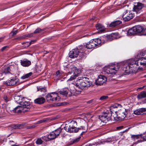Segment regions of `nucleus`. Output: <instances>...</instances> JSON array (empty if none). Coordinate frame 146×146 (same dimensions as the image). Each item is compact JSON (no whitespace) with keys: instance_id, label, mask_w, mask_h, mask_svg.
<instances>
[{"instance_id":"obj_30","label":"nucleus","mask_w":146,"mask_h":146,"mask_svg":"<svg viewBox=\"0 0 146 146\" xmlns=\"http://www.w3.org/2000/svg\"><path fill=\"white\" fill-rule=\"evenodd\" d=\"M25 123H22L21 124H17L13 125V127L14 129H21L23 128L25 126Z\"/></svg>"},{"instance_id":"obj_42","label":"nucleus","mask_w":146,"mask_h":146,"mask_svg":"<svg viewBox=\"0 0 146 146\" xmlns=\"http://www.w3.org/2000/svg\"><path fill=\"white\" fill-rule=\"evenodd\" d=\"M36 143L37 145H40L42 143L43 141L40 138H38L36 141Z\"/></svg>"},{"instance_id":"obj_1","label":"nucleus","mask_w":146,"mask_h":146,"mask_svg":"<svg viewBox=\"0 0 146 146\" xmlns=\"http://www.w3.org/2000/svg\"><path fill=\"white\" fill-rule=\"evenodd\" d=\"M76 85L79 88L83 90L85 87H90L92 83L87 78L79 77L76 81Z\"/></svg>"},{"instance_id":"obj_27","label":"nucleus","mask_w":146,"mask_h":146,"mask_svg":"<svg viewBox=\"0 0 146 146\" xmlns=\"http://www.w3.org/2000/svg\"><path fill=\"white\" fill-rule=\"evenodd\" d=\"M70 89L69 92L71 94V96L72 95V94L75 95L77 94L76 90L75 89L74 86L73 85L70 86Z\"/></svg>"},{"instance_id":"obj_26","label":"nucleus","mask_w":146,"mask_h":146,"mask_svg":"<svg viewBox=\"0 0 146 146\" xmlns=\"http://www.w3.org/2000/svg\"><path fill=\"white\" fill-rule=\"evenodd\" d=\"M117 34L116 33H113L108 36L107 38L108 40L111 41L113 40L116 39L117 38V37L116 36Z\"/></svg>"},{"instance_id":"obj_51","label":"nucleus","mask_w":146,"mask_h":146,"mask_svg":"<svg viewBox=\"0 0 146 146\" xmlns=\"http://www.w3.org/2000/svg\"><path fill=\"white\" fill-rule=\"evenodd\" d=\"M141 35H146V28L144 29H143V31H142Z\"/></svg>"},{"instance_id":"obj_44","label":"nucleus","mask_w":146,"mask_h":146,"mask_svg":"<svg viewBox=\"0 0 146 146\" xmlns=\"http://www.w3.org/2000/svg\"><path fill=\"white\" fill-rule=\"evenodd\" d=\"M42 138L45 141H48L49 139L48 138V136H42Z\"/></svg>"},{"instance_id":"obj_41","label":"nucleus","mask_w":146,"mask_h":146,"mask_svg":"<svg viewBox=\"0 0 146 146\" xmlns=\"http://www.w3.org/2000/svg\"><path fill=\"white\" fill-rule=\"evenodd\" d=\"M31 44V42H23L22 43V44L24 45L23 47L25 48H26L29 46Z\"/></svg>"},{"instance_id":"obj_21","label":"nucleus","mask_w":146,"mask_h":146,"mask_svg":"<svg viewBox=\"0 0 146 146\" xmlns=\"http://www.w3.org/2000/svg\"><path fill=\"white\" fill-rule=\"evenodd\" d=\"M136 34L141 33H142L143 31V28L141 26L138 25L134 27Z\"/></svg>"},{"instance_id":"obj_64","label":"nucleus","mask_w":146,"mask_h":146,"mask_svg":"<svg viewBox=\"0 0 146 146\" xmlns=\"http://www.w3.org/2000/svg\"><path fill=\"white\" fill-rule=\"evenodd\" d=\"M143 102L144 103H146V99L144 100Z\"/></svg>"},{"instance_id":"obj_43","label":"nucleus","mask_w":146,"mask_h":146,"mask_svg":"<svg viewBox=\"0 0 146 146\" xmlns=\"http://www.w3.org/2000/svg\"><path fill=\"white\" fill-rule=\"evenodd\" d=\"M108 98V96H101L100 98V100L102 101H105Z\"/></svg>"},{"instance_id":"obj_25","label":"nucleus","mask_w":146,"mask_h":146,"mask_svg":"<svg viewBox=\"0 0 146 146\" xmlns=\"http://www.w3.org/2000/svg\"><path fill=\"white\" fill-rule=\"evenodd\" d=\"M122 23V22L119 20H116L110 23L109 25V27H114Z\"/></svg>"},{"instance_id":"obj_46","label":"nucleus","mask_w":146,"mask_h":146,"mask_svg":"<svg viewBox=\"0 0 146 146\" xmlns=\"http://www.w3.org/2000/svg\"><path fill=\"white\" fill-rule=\"evenodd\" d=\"M140 109L142 115L146 113V108H142Z\"/></svg>"},{"instance_id":"obj_61","label":"nucleus","mask_w":146,"mask_h":146,"mask_svg":"<svg viewBox=\"0 0 146 146\" xmlns=\"http://www.w3.org/2000/svg\"><path fill=\"white\" fill-rule=\"evenodd\" d=\"M86 130H85V131H83L81 133V134H80V135H82L84 134V133H85V132H86Z\"/></svg>"},{"instance_id":"obj_11","label":"nucleus","mask_w":146,"mask_h":146,"mask_svg":"<svg viewBox=\"0 0 146 146\" xmlns=\"http://www.w3.org/2000/svg\"><path fill=\"white\" fill-rule=\"evenodd\" d=\"M69 56L71 58H76L78 55L80 56L79 51L78 48H75L70 51L69 53Z\"/></svg>"},{"instance_id":"obj_52","label":"nucleus","mask_w":146,"mask_h":146,"mask_svg":"<svg viewBox=\"0 0 146 146\" xmlns=\"http://www.w3.org/2000/svg\"><path fill=\"white\" fill-rule=\"evenodd\" d=\"M35 127V126L34 125H30L27 127V129H29L31 128H34Z\"/></svg>"},{"instance_id":"obj_3","label":"nucleus","mask_w":146,"mask_h":146,"mask_svg":"<svg viewBox=\"0 0 146 146\" xmlns=\"http://www.w3.org/2000/svg\"><path fill=\"white\" fill-rule=\"evenodd\" d=\"M119 68V67L116 65L109 66L104 67V72L108 74V76H112L118 70Z\"/></svg>"},{"instance_id":"obj_53","label":"nucleus","mask_w":146,"mask_h":146,"mask_svg":"<svg viewBox=\"0 0 146 146\" xmlns=\"http://www.w3.org/2000/svg\"><path fill=\"white\" fill-rule=\"evenodd\" d=\"M123 126H121L117 127V129L118 130H120V129H123Z\"/></svg>"},{"instance_id":"obj_38","label":"nucleus","mask_w":146,"mask_h":146,"mask_svg":"<svg viewBox=\"0 0 146 146\" xmlns=\"http://www.w3.org/2000/svg\"><path fill=\"white\" fill-rule=\"evenodd\" d=\"M146 54V51L145 50L143 51H142L139 52L138 53L137 55V57L138 58H140L141 56H144Z\"/></svg>"},{"instance_id":"obj_14","label":"nucleus","mask_w":146,"mask_h":146,"mask_svg":"<svg viewBox=\"0 0 146 146\" xmlns=\"http://www.w3.org/2000/svg\"><path fill=\"white\" fill-rule=\"evenodd\" d=\"M139 58L134 63L135 65L137 66H139L138 64V62H139V64L140 65L144 66L146 65V58L143 57Z\"/></svg>"},{"instance_id":"obj_16","label":"nucleus","mask_w":146,"mask_h":146,"mask_svg":"<svg viewBox=\"0 0 146 146\" xmlns=\"http://www.w3.org/2000/svg\"><path fill=\"white\" fill-rule=\"evenodd\" d=\"M79 48L78 49L79 51V53L80 55L81 59H83L85 57V55H84V53L86 50V46L82 45L79 47Z\"/></svg>"},{"instance_id":"obj_23","label":"nucleus","mask_w":146,"mask_h":146,"mask_svg":"<svg viewBox=\"0 0 146 146\" xmlns=\"http://www.w3.org/2000/svg\"><path fill=\"white\" fill-rule=\"evenodd\" d=\"M24 108L22 106H18L15 107L13 110V111L14 113H21L22 112H23L24 111Z\"/></svg>"},{"instance_id":"obj_32","label":"nucleus","mask_w":146,"mask_h":146,"mask_svg":"<svg viewBox=\"0 0 146 146\" xmlns=\"http://www.w3.org/2000/svg\"><path fill=\"white\" fill-rule=\"evenodd\" d=\"M21 98H22L21 96H19L16 95L14 96V99L15 102L18 103L19 104H20L21 101Z\"/></svg>"},{"instance_id":"obj_47","label":"nucleus","mask_w":146,"mask_h":146,"mask_svg":"<svg viewBox=\"0 0 146 146\" xmlns=\"http://www.w3.org/2000/svg\"><path fill=\"white\" fill-rule=\"evenodd\" d=\"M141 134V138H142L144 140L146 141V132L143 134Z\"/></svg>"},{"instance_id":"obj_4","label":"nucleus","mask_w":146,"mask_h":146,"mask_svg":"<svg viewBox=\"0 0 146 146\" xmlns=\"http://www.w3.org/2000/svg\"><path fill=\"white\" fill-rule=\"evenodd\" d=\"M111 110L112 109H110V113L108 110L104 111L103 113L99 116V118L102 122L106 123L111 120V116L113 113Z\"/></svg>"},{"instance_id":"obj_54","label":"nucleus","mask_w":146,"mask_h":146,"mask_svg":"<svg viewBox=\"0 0 146 146\" xmlns=\"http://www.w3.org/2000/svg\"><path fill=\"white\" fill-rule=\"evenodd\" d=\"M25 38L27 37H31L32 36H33V34H30L26 35H25Z\"/></svg>"},{"instance_id":"obj_18","label":"nucleus","mask_w":146,"mask_h":146,"mask_svg":"<svg viewBox=\"0 0 146 146\" xmlns=\"http://www.w3.org/2000/svg\"><path fill=\"white\" fill-rule=\"evenodd\" d=\"M45 101V99L44 98L42 97L38 98L34 100V102L38 104H44Z\"/></svg>"},{"instance_id":"obj_39","label":"nucleus","mask_w":146,"mask_h":146,"mask_svg":"<svg viewBox=\"0 0 146 146\" xmlns=\"http://www.w3.org/2000/svg\"><path fill=\"white\" fill-rule=\"evenodd\" d=\"M18 30L12 31L9 34V35L10 37H12L13 36L16 35L18 33Z\"/></svg>"},{"instance_id":"obj_5","label":"nucleus","mask_w":146,"mask_h":146,"mask_svg":"<svg viewBox=\"0 0 146 146\" xmlns=\"http://www.w3.org/2000/svg\"><path fill=\"white\" fill-rule=\"evenodd\" d=\"M47 101H59L60 98L58 94L55 92H52L48 94L45 96Z\"/></svg>"},{"instance_id":"obj_57","label":"nucleus","mask_w":146,"mask_h":146,"mask_svg":"<svg viewBox=\"0 0 146 146\" xmlns=\"http://www.w3.org/2000/svg\"><path fill=\"white\" fill-rule=\"evenodd\" d=\"M6 101H7V96H4L3 98Z\"/></svg>"},{"instance_id":"obj_12","label":"nucleus","mask_w":146,"mask_h":146,"mask_svg":"<svg viewBox=\"0 0 146 146\" xmlns=\"http://www.w3.org/2000/svg\"><path fill=\"white\" fill-rule=\"evenodd\" d=\"M144 5L141 3H138L135 4L134 6L133 10L137 13H140L142 11V9Z\"/></svg>"},{"instance_id":"obj_62","label":"nucleus","mask_w":146,"mask_h":146,"mask_svg":"<svg viewBox=\"0 0 146 146\" xmlns=\"http://www.w3.org/2000/svg\"><path fill=\"white\" fill-rule=\"evenodd\" d=\"M116 106H115L116 107H117V106H118V107H121V105L119 104H116Z\"/></svg>"},{"instance_id":"obj_33","label":"nucleus","mask_w":146,"mask_h":146,"mask_svg":"<svg viewBox=\"0 0 146 146\" xmlns=\"http://www.w3.org/2000/svg\"><path fill=\"white\" fill-rule=\"evenodd\" d=\"M141 134L137 135H133L131 136V138L133 140L135 141L139 138H141Z\"/></svg>"},{"instance_id":"obj_36","label":"nucleus","mask_w":146,"mask_h":146,"mask_svg":"<svg viewBox=\"0 0 146 146\" xmlns=\"http://www.w3.org/2000/svg\"><path fill=\"white\" fill-rule=\"evenodd\" d=\"M78 74H76L75 73H74L73 75L71 76L70 78L67 81H72L75 79L76 77H78Z\"/></svg>"},{"instance_id":"obj_40","label":"nucleus","mask_w":146,"mask_h":146,"mask_svg":"<svg viewBox=\"0 0 146 146\" xmlns=\"http://www.w3.org/2000/svg\"><path fill=\"white\" fill-rule=\"evenodd\" d=\"M134 113L135 114L137 115H142L140 108L134 112Z\"/></svg>"},{"instance_id":"obj_19","label":"nucleus","mask_w":146,"mask_h":146,"mask_svg":"<svg viewBox=\"0 0 146 146\" xmlns=\"http://www.w3.org/2000/svg\"><path fill=\"white\" fill-rule=\"evenodd\" d=\"M20 62L21 65L24 67H27L31 64V62L27 59L21 60Z\"/></svg>"},{"instance_id":"obj_15","label":"nucleus","mask_w":146,"mask_h":146,"mask_svg":"<svg viewBox=\"0 0 146 146\" xmlns=\"http://www.w3.org/2000/svg\"><path fill=\"white\" fill-rule=\"evenodd\" d=\"M69 90L67 88H64L61 90L59 92V93L64 96L66 97L70 96L71 94H68Z\"/></svg>"},{"instance_id":"obj_2","label":"nucleus","mask_w":146,"mask_h":146,"mask_svg":"<svg viewBox=\"0 0 146 146\" xmlns=\"http://www.w3.org/2000/svg\"><path fill=\"white\" fill-rule=\"evenodd\" d=\"M77 125L76 121H72L68 124H65L64 128L67 132L70 133H76L78 132L79 128L75 127Z\"/></svg>"},{"instance_id":"obj_9","label":"nucleus","mask_w":146,"mask_h":146,"mask_svg":"<svg viewBox=\"0 0 146 146\" xmlns=\"http://www.w3.org/2000/svg\"><path fill=\"white\" fill-rule=\"evenodd\" d=\"M133 65H134V62L129 60L124 64L123 70L125 73H128L130 72V69L133 67Z\"/></svg>"},{"instance_id":"obj_10","label":"nucleus","mask_w":146,"mask_h":146,"mask_svg":"<svg viewBox=\"0 0 146 146\" xmlns=\"http://www.w3.org/2000/svg\"><path fill=\"white\" fill-rule=\"evenodd\" d=\"M19 79L16 77L11 78L8 80L5 83L7 86H13L19 84Z\"/></svg>"},{"instance_id":"obj_45","label":"nucleus","mask_w":146,"mask_h":146,"mask_svg":"<svg viewBox=\"0 0 146 146\" xmlns=\"http://www.w3.org/2000/svg\"><path fill=\"white\" fill-rule=\"evenodd\" d=\"M25 39V35L20 36L15 38V40H21L22 39Z\"/></svg>"},{"instance_id":"obj_20","label":"nucleus","mask_w":146,"mask_h":146,"mask_svg":"<svg viewBox=\"0 0 146 146\" xmlns=\"http://www.w3.org/2000/svg\"><path fill=\"white\" fill-rule=\"evenodd\" d=\"M95 44L93 41L91 40L86 44V48L90 49L94 48L96 47Z\"/></svg>"},{"instance_id":"obj_13","label":"nucleus","mask_w":146,"mask_h":146,"mask_svg":"<svg viewBox=\"0 0 146 146\" xmlns=\"http://www.w3.org/2000/svg\"><path fill=\"white\" fill-rule=\"evenodd\" d=\"M107 79L106 77L104 76H99L98 79L96 80V85H101L106 81Z\"/></svg>"},{"instance_id":"obj_31","label":"nucleus","mask_w":146,"mask_h":146,"mask_svg":"<svg viewBox=\"0 0 146 146\" xmlns=\"http://www.w3.org/2000/svg\"><path fill=\"white\" fill-rule=\"evenodd\" d=\"M134 27L129 29L127 31V35H131L135 34Z\"/></svg>"},{"instance_id":"obj_58","label":"nucleus","mask_w":146,"mask_h":146,"mask_svg":"<svg viewBox=\"0 0 146 146\" xmlns=\"http://www.w3.org/2000/svg\"><path fill=\"white\" fill-rule=\"evenodd\" d=\"M145 87V86H143L142 87H140L138 88L137 90H142Z\"/></svg>"},{"instance_id":"obj_34","label":"nucleus","mask_w":146,"mask_h":146,"mask_svg":"<svg viewBox=\"0 0 146 146\" xmlns=\"http://www.w3.org/2000/svg\"><path fill=\"white\" fill-rule=\"evenodd\" d=\"M11 70V69L10 66L5 67L3 68V73L5 74L10 73Z\"/></svg>"},{"instance_id":"obj_35","label":"nucleus","mask_w":146,"mask_h":146,"mask_svg":"<svg viewBox=\"0 0 146 146\" xmlns=\"http://www.w3.org/2000/svg\"><path fill=\"white\" fill-rule=\"evenodd\" d=\"M33 74L32 72H30L29 73H27L25 75L22 76L21 78L22 79H25L26 78H27L31 76Z\"/></svg>"},{"instance_id":"obj_22","label":"nucleus","mask_w":146,"mask_h":146,"mask_svg":"<svg viewBox=\"0 0 146 146\" xmlns=\"http://www.w3.org/2000/svg\"><path fill=\"white\" fill-rule=\"evenodd\" d=\"M96 29L101 33L105 31V29L104 27L100 23H98L96 25Z\"/></svg>"},{"instance_id":"obj_37","label":"nucleus","mask_w":146,"mask_h":146,"mask_svg":"<svg viewBox=\"0 0 146 146\" xmlns=\"http://www.w3.org/2000/svg\"><path fill=\"white\" fill-rule=\"evenodd\" d=\"M80 138L81 137H80L75 139H73L70 142L71 144H73L77 143L80 141Z\"/></svg>"},{"instance_id":"obj_60","label":"nucleus","mask_w":146,"mask_h":146,"mask_svg":"<svg viewBox=\"0 0 146 146\" xmlns=\"http://www.w3.org/2000/svg\"><path fill=\"white\" fill-rule=\"evenodd\" d=\"M3 40V38L2 37L0 38V43Z\"/></svg>"},{"instance_id":"obj_29","label":"nucleus","mask_w":146,"mask_h":146,"mask_svg":"<svg viewBox=\"0 0 146 146\" xmlns=\"http://www.w3.org/2000/svg\"><path fill=\"white\" fill-rule=\"evenodd\" d=\"M37 88L38 91H40L41 92H43L44 93L47 92L46 87L45 86L43 87L41 86H37Z\"/></svg>"},{"instance_id":"obj_6","label":"nucleus","mask_w":146,"mask_h":146,"mask_svg":"<svg viewBox=\"0 0 146 146\" xmlns=\"http://www.w3.org/2000/svg\"><path fill=\"white\" fill-rule=\"evenodd\" d=\"M21 98V101L20 105L24 108V111L23 112L28 111L30 108V102L27 101L26 98Z\"/></svg>"},{"instance_id":"obj_24","label":"nucleus","mask_w":146,"mask_h":146,"mask_svg":"<svg viewBox=\"0 0 146 146\" xmlns=\"http://www.w3.org/2000/svg\"><path fill=\"white\" fill-rule=\"evenodd\" d=\"M146 97V91H142L139 94L137 97L138 100Z\"/></svg>"},{"instance_id":"obj_7","label":"nucleus","mask_w":146,"mask_h":146,"mask_svg":"<svg viewBox=\"0 0 146 146\" xmlns=\"http://www.w3.org/2000/svg\"><path fill=\"white\" fill-rule=\"evenodd\" d=\"M134 16V14L132 11H129L126 10L123 13L122 17L125 21H128L133 18Z\"/></svg>"},{"instance_id":"obj_17","label":"nucleus","mask_w":146,"mask_h":146,"mask_svg":"<svg viewBox=\"0 0 146 146\" xmlns=\"http://www.w3.org/2000/svg\"><path fill=\"white\" fill-rule=\"evenodd\" d=\"M117 112L121 119L124 118L127 114L126 110L124 108H122L121 109L119 110Z\"/></svg>"},{"instance_id":"obj_56","label":"nucleus","mask_w":146,"mask_h":146,"mask_svg":"<svg viewBox=\"0 0 146 146\" xmlns=\"http://www.w3.org/2000/svg\"><path fill=\"white\" fill-rule=\"evenodd\" d=\"M7 46H4L3 47L2 49H1V51H4V50H5V49H6V48H7Z\"/></svg>"},{"instance_id":"obj_48","label":"nucleus","mask_w":146,"mask_h":146,"mask_svg":"<svg viewBox=\"0 0 146 146\" xmlns=\"http://www.w3.org/2000/svg\"><path fill=\"white\" fill-rule=\"evenodd\" d=\"M46 120L45 119H43L40 120L37 122V124L40 123L44 122L46 121Z\"/></svg>"},{"instance_id":"obj_8","label":"nucleus","mask_w":146,"mask_h":146,"mask_svg":"<svg viewBox=\"0 0 146 146\" xmlns=\"http://www.w3.org/2000/svg\"><path fill=\"white\" fill-rule=\"evenodd\" d=\"M62 129L61 128H58L55 131L51 132L48 135V138L49 139L52 140L56 138L60 134L62 131Z\"/></svg>"},{"instance_id":"obj_59","label":"nucleus","mask_w":146,"mask_h":146,"mask_svg":"<svg viewBox=\"0 0 146 146\" xmlns=\"http://www.w3.org/2000/svg\"><path fill=\"white\" fill-rule=\"evenodd\" d=\"M131 127H128V128L127 129H126V130H125V131H123V132H126V131H128V130H129V129Z\"/></svg>"},{"instance_id":"obj_55","label":"nucleus","mask_w":146,"mask_h":146,"mask_svg":"<svg viewBox=\"0 0 146 146\" xmlns=\"http://www.w3.org/2000/svg\"><path fill=\"white\" fill-rule=\"evenodd\" d=\"M78 128H79V130H80V129H82V130H84L85 131L86 130L85 129V127L84 126H81L80 127H78Z\"/></svg>"},{"instance_id":"obj_50","label":"nucleus","mask_w":146,"mask_h":146,"mask_svg":"<svg viewBox=\"0 0 146 146\" xmlns=\"http://www.w3.org/2000/svg\"><path fill=\"white\" fill-rule=\"evenodd\" d=\"M41 29L40 28H38L36 29L34 32L35 33H39Z\"/></svg>"},{"instance_id":"obj_63","label":"nucleus","mask_w":146,"mask_h":146,"mask_svg":"<svg viewBox=\"0 0 146 146\" xmlns=\"http://www.w3.org/2000/svg\"><path fill=\"white\" fill-rule=\"evenodd\" d=\"M11 146H19V145H12Z\"/></svg>"},{"instance_id":"obj_28","label":"nucleus","mask_w":146,"mask_h":146,"mask_svg":"<svg viewBox=\"0 0 146 146\" xmlns=\"http://www.w3.org/2000/svg\"><path fill=\"white\" fill-rule=\"evenodd\" d=\"M95 45L96 47L98 46L101 45V41L100 39L99 38H96L92 40Z\"/></svg>"},{"instance_id":"obj_49","label":"nucleus","mask_w":146,"mask_h":146,"mask_svg":"<svg viewBox=\"0 0 146 146\" xmlns=\"http://www.w3.org/2000/svg\"><path fill=\"white\" fill-rule=\"evenodd\" d=\"M56 76L58 77H59L60 76L61 74L60 73L59 70L57 71L56 74Z\"/></svg>"}]
</instances>
